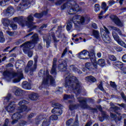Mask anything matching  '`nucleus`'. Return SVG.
Listing matches in <instances>:
<instances>
[{
  "instance_id": "nucleus-52",
  "label": "nucleus",
  "mask_w": 126,
  "mask_h": 126,
  "mask_svg": "<svg viewBox=\"0 0 126 126\" xmlns=\"http://www.w3.org/2000/svg\"><path fill=\"white\" fill-rule=\"evenodd\" d=\"M6 34H8L10 36H13L14 35V33L9 31H6Z\"/></svg>"
},
{
  "instance_id": "nucleus-60",
  "label": "nucleus",
  "mask_w": 126,
  "mask_h": 126,
  "mask_svg": "<svg viewBox=\"0 0 126 126\" xmlns=\"http://www.w3.org/2000/svg\"><path fill=\"white\" fill-rule=\"evenodd\" d=\"M35 116V114L34 113H30V115H29V118H32Z\"/></svg>"
},
{
  "instance_id": "nucleus-44",
  "label": "nucleus",
  "mask_w": 126,
  "mask_h": 126,
  "mask_svg": "<svg viewBox=\"0 0 126 126\" xmlns=\"http://www.w3.org/2000/svg\"><path fill=\"white\" fill-rule=\"evenodd\" d=\"M50 120H51L52 121L58 120V116H56V115H51V116L50 117Z\"/></svg>"
},
{
  "instance_id": "nucleus-64",
  "label": "nucleus",
  "mask_w": 126,
  "mask_h": 126,
  "mask_svg": "<svg viewBox=\"0 0 126 126\" xmlns=\"http://www.w3.org/2000/svg\"><path fill=\"white\" fill-rule=\"evenodd\" d=\"M10 48L9 47H6V48H5V49L4 50V52H6V51H7V50L9 49V48Z\"/></svg>"
},
{
  "instance_id": "nucleus-13",
  "label": "nucleus",
  "mask_w": 126,
  "mask_h": 126,
  "mask_svg": "<svg viewBox=\"0 0 126 126\" xmlns=\"http://www.w3.org/2000/svg\"><path fill=\"white\" fill-rule=\"evenodd\" d=\"M26 104H27V101L25 100H21L20 102H18V106H20V107H19L17 110H18V112H20V113H22L23 112H27L29 111V110L27 109V107L25 105Z\"/></svg>"
},
{
  "instance_id": "nucleus-31",
  "label": "nucleus",
  "mask_w": 126,
  "mask_h": 126,
  "mask_svg": "<svg viewBox=\"0 0 126 126\" xmlns=\"http://www.w3.org/2000/svg\"><path fill=\"white\" fill-rule=\"evenodd\" d=\"M5 14H13L14 13V9L13 7H9L8 9H6V10L4 11Z\"/></svg>"
},
{
  "instance_id": "nucleus-40",
  "label": "nucleus",
  "mask_w": 126,
  "mask_h": 126,
  "mask_svg": "<svg viewBox=\"0 0 126 126\" xmlns=\"http://www.w3.org/2000/svg\"><path fill=\"white\" fill-rule=\"evenodd\" d=\"M63 99L64 100H68L70 99H73V96H70L69 95L67 94H64V96H63Z\"/></svg>"
},
{
  "instance_id": "nucleus-23",
  "label": "nucleus",
  "mask_w": 126,
  "mask_h": 126,
  "mask_svg": "<svg viewBox=\"0 0 126 126\" xmlns=\"http://www.w3.org/2000/svg\"><path fill=\"white\" fill-rule=\"evenodd\" d=\"M91 63L94 64V65H96V64H98V65L100 66H103L105 65V60H103V59H99L98 60V61L97 62H95V58H94V61H92V59H91Z\"/></svg>"
},
{
  "instance_id": "nucleus-29",
  "label": "nucleus",
  "mask_w": 126,
  "mask_h": 126,
  "mask_svg": "<svg viewBox=\"0 0 126 126\" xmlns=\"http://www.w3.org/2000/svg\"><path fill=\"white\" fill-rule=\"evenodd\" d=\"M22 94H23V91H22V90L16 87H14V94L16 95V96H21Z\"/></svg>"
},
{
  "instance_id": "nucleus-3",
  "label": "nucleus",
  "mask_w": 126,
  "mask_h": 126,
  "mask_svg": "<svg viewBox=\"0 0 126 126\" xmlns=\"http://www.w3.org/2000/svg\"><path fill=\"white\" fill-rule=\"evenodd\" d=\"M27 20L28 21H25L26 20V18H23V17L13 18V21L14 22L18 23L22 27L28 26L29 28H30V31H32L36 28V26H34V23H32V21H34V18H33L32 16L30 15L27 18Z\"/></svg>"
},
{
  "instance_id": "nucleus-56",
  "label": "nucleus",
  "mask_w": 126,
  "mask_h": 126,
  "mask_svg": "<svg viewBox=\"0 0 126 126\" xmlns=\"http://www.w3.org/2000/svg\"><path fill=\"white\" fill-rule=\"evenodd\" d=\"M9 123V120L8 119H5V123L4 124V126H7V123Z\"/></svg>"
},
{
  "instance_id": "nucleus-43",
  "label": "nucleus",
  "mask_w": 126,
  "mask_h": 126,
  "mask_svg": "<svg viewBox=\"0 0 126 126\" xmlns=\"http://www.w3.org/2000/svg\"><path fill=\"white\" fill-rule=\"evenodd\" d=\"M109 60H110L112 62H115L116 61L117 58L113 55L109 56Z\"/></svg>"
},
{
  "instance_id": "nucleus-17",
  "label": "nucleus",
  "mask_w": 126,
  "mask_h": 126,
  "mask_svg": "<svg viewBox=\"0 0 126 126\" xmlns=\"http://www.w3.org/2000/svg\"><path fill=\"white\" fill-rule=\"evenodd\" d=\"M110 19H112L113 22H114L117 26L120 27H123V23L119 20V19H118V17H117V16H115V15H110Z\"/></svg>"
},
{
  "instance_id": "nucleus-27",
  "label": "nucleus",
  "mask_w": 126,
  "mask_h": 126,
  "mask_svg": "<svg viewBox=\"0 0 126 126\" xmlns=\"http://www.w3.org/2000/svg\"><path fill=\"white\" fill-rule=\"evenodd\" d=\"M56 58L54 59V62L52 63V68H51V74L55 75L56 74Z\"/></svg>"
},
{
  "instance_id": "nucleus-10",
  "label": "nucleus",
  "mask_w": 126,
  "mask_h": 126,
  "mask_svg": "<svg viewBox=\"0 0 126 126\" xmlns=\"http://www.w3.org/2000/svg\"><path fill=\"white\" fill-rule=\"evenodd\" d=\"M77 58L81 60L91 59L93 61H94V59H95L94 56V52H88L86 50H84L78 53Z\"/></svg>"
},
{
  "instance_id": "nucleus-63",
  "label": "nucleus",
  "mask_w": 126,
  "mask_h": 126,
  "mask_svg": "<svg viewBox=\"0 0 126 126\" xmlns=\"http://www.w3.org/2000/svg\"><path fill=\"white\" fill-rule=\"evenodd\" d=\"M97 57L101 58V53H97Z\"/></svg>"
},
{
  "instance_id": "nucleus-6",
  "label": "nucleus",
  "mask_w": 126,
  "mask_h": 126,
  "mask_svg": "<svg viewBox=\"0 0 126 126\" xmlns=\"http://www.w3.org/2000/svg\"><path fill=\"white\" fill-rule=\"evenodd\" d=\"M4 76L8 77L10 80L14 79H13V83H19L21 79H23V74L21 69L18 70L17 73L14 71H5L4 72Z\"/></svg>"
},
{
  "instance_id": "nucleus-18",
  "label": "nucleus",
  "mask_w": 126,
  "mask_h": 126,
  "mask_svg": "<svg viewBox=\"0 0 126 126\" xmlns=\"http://www.w3.org/2000/svg\"><path fill=\"white\" fill-rule=\"evenodd\" d=\"M59 66H58L59 71L64 72L66 70V62L64 60H59Z\"/></svg>"
},
{
  "instance_id": "nucleus-14",
  "label": "nucleus",
  "mask_w": 126,
  "mask_h": 126,
  "mask_svg": "<svg viewBox=\"0 0 126 126\" xmlns=\"http://www.w3.org/2000/svg\"><path fill=\"white\" fill-rule=\"evenodd\" d=\"M34 62H35V63H34L33 67H32V68H30L31 65H32V61H29V63H28V66H26V68H25V72H28L29 70H30V72H32L35 71V69L36 68V58H34Z\"/></svg>"
},
{
  "instance_id": "nucleus-28",
  "label": "nucleus",
  "mask_w": 126,
  "mask_h": 126,
  "mask_svg": "<svg viewBox=\"0 0 126 126\" xmlns=\"http://www.w3.org/2000/svg\"><path fill=\"white\" fill-rule=\"evenodd\" d=\"M22 88L25 90H31V84L25 81L22 83Z\"/></svg>"
},
{
  "instance_id": "nucleus-57",
  "label": "nucleus",
  "mask_w": 126,
  "mask_h": 126,
  "mask_svg": "<svg viewBox=\"0 0 126 126\" xmlns=\"http://www.w3.org/2000/svg\"><path fill=\"white\" fill-rule=\"evenodd\" d=\"M26 122L25 121H22V122H21V124H20V126H25L26 125Z\"/></svg>"
},
{
  "instance_id": "nucleus-20",
  "label": "nucleus",
  "mask_w": 126,
  "mask_h": 126,
  "mask_svg": "<svg viewBox=\"0 0 126 126\" xmlns=\"http://www.w3.org/2000/svg\"><path fill=\"white\" fill-rule=\"evenodd\" d=\"M115 65L121 69L122 74H126V67H123V63L121 62H118L115 63Z\"/></svg>"
},
{
  "instance_id": "nucleus-8",
  "label": "nucleus",
  "mask_w": 126,
  "mask_h": 126,
  "mask_svg": "<svg viewBox=\"0 0 126 126\" xmlns=\"http://www.w3.org/2000/svg\"><path fill=\"white\" fill-rule=\"evenodd\" d=\"M66 8L69 9V10H68V14L72 15L78 11V5L76 4V2L74 1H69L62 5V10H64Z\"/></svg>"
},
{
  "instance_id": "nucleus-38",
  "label": "nucleus",
  "mask_w": 126,
  "mask_h": 126,
  "mask_svg": "<svg viewBox=\"0 0 126 126\" xmlns=\"http://www.w3.org/2000/svg\"><path fill=\"white\" fill-rule=\"evenodd\" d=\"M43 120V115H40L39 116L36 117V118L35 119V122L36 125L39 124V122H40V121H42Z\"/></svg>"
},
{
  "instance_id": "nucleus-1",
  "label": "nucleus",
  "mask_w": 126,
  "mask_h": 126,
  "mask_svg": "<svg viewBox=\"0 0 126 126\" xmlns=\"http://www.w3.org/2000/svg\"><path fill=\"white\" fill-rule=\"evenodd\" d=\"M64 87L67 88L68 91L75 93L76 95H78L81 92V83L73 76H68L65 77V84Z\"/></svg>"
},
{
  "instance_id": "nucleus-54",
  "label": "nucleus",
  "mask_w": 126,
  "mask_h": 126,
  "mask_svg": "<svg viewBox=\"0 0 126 126\" xmlns=\"http://www.w3.org/2000/svg\"><path fill=\"white\" fill-rule=\"evenodd\" d=\"M56 92L58 93V94H62L63 93V90L62 89V88H59V89L57 91H56Z\"/></svg>"
},
{
  "instance_id": "nucleus-41",
  "label": "nucleus",
  "mask_w": 126,
  "mask_h": 126,
  "mask_svg": "<svg viewBox=\"0 0 126 126\" xmlns=\"http://www.w3.org/2000/svg\"><path fill=\"white\" fill-rule=\"evenodd\" d=\"M69 0H58L56 1V2L55 3V4L56 5H60V4H62V3L64 1H68Z\"/></svg>"
},
{
  "instance_id": "nucleus-36",
  "label": "nucleus",
  "mask_w": 126,
  "mask_h": 126,
  "mask_svg": "<svg viewBox=\"0 0 126 126\" xmlns=\"http://www.w3.org/2000/svg\"><path fill=\"white\" fill-rule=\"evenodd\" d=\"M23 64V61L22 60H19L16 62V67L17 68H19V66Z\"/></svg>"
},
{
  "instance_id": "nucleus-4",
  "label": "nucleus",
  "mask_w": 126,
  "mask_h": 126,
  "mask_svg": "<svg viewBox=\"0 0 126 126\" xmlns=\"http://www.w3.org/2000/svg\"><path fill=\"white\" fill-rule=\"evenodd\" d=\"M38 42V34H34L32 37V41L25 43L21 46L23 48L24 53L28 54L29 57H31L32 56V52L30 51L31 49L34 48L35 44Z\"/></svg>"
},
{
  "instance_id": "nucleus-7",
  "label": "nucleus",
  "mask_w": 126,
  "mask_h": 126,
  "mask_svg": "<svg viewBox=\"0 0 126 126\" xmlns=\"http://www.w3.org/2000/svg\"><path fill=\"white\" fill-rule=\"evenodd\" d=\"M104 29V30H103ZM103 29H100L99 30L101 31V36H99V32L97 31H93V36L95 38V39H99L100 38H102V40L105 43H109L110 42V37H109V31L106 28L105 26H103Z\"/></svg>"
},
{
  "instance_id": "nucleus-22",
  "label": "nucleus",
  "mask_w": 126,
  "mask_h": 126,
  "mask_svg": "<svg viewBox=\"0 0 126 126\" xmlns=\"http://www.w3.org/2000/svg\"><path fill=\"white\" fill-rule=\"evenodd\" d=\"M85 68L89 71H93V69L97 68V65L92 64L90 63H85Z\"/></svg>"
},
{
  "instance_id": "nucleus-16",
  "label": "nucleus",
  "mask_w": 126,
  "mask_h": 126,
  "mask_svg": "<svg viewBox=\"0 0 126 126\" xmlns=\"http://www.w3.org/2000/svg\"><path fill=\"white\" fill-rule=\"evenodd\" d=\"M2 22V25H4V26L7 27L9 25H10V27L12 28L13 30H17V25H15L14 23H10V21L7 20V19H2L1 20Z\"/></svg>"
},
{
  "instance_id": "nucleus-48",
  "label": "nucleus",
  "mask_w": 126,
  "mask_h": 126,
  "mask_svg": "<svg viewBox=\"0 0 126 126\" xmlns=\"http://www.w3.org/2000/svg\"><path fill=\"white\" fill-rule=\"evenodd\" d=\"M110 86L114 89H116L117 88V86L115 85V83L113 82H110Z\"/></svg>"
},
{
  "instance_id": "nucleus-50",
  "label": "nucleus",
  "mask_w": 126,
  "mask_h": 126,
  "mask_svg": "<svg viewBox=\"0 0 126 126\" xmlns=\"http://www.w3.org/2000/svg\"><path fill=\"white\" fill-rule=\"evenodd\" d=\"M50 38H52V39L54 40V42H57L56 38H55V36L54 35L53 33H52L51 34H50Z\"/></svg>"
},
{
  "instance_id": "nucleus-21",
  "label": "nucleus",
  "mask_w": 126,
  "mask_h": 126,
  "mask_svg": "<svg viewBox=\"0 0 126 126\" xmlns=\"http://www.w3.org/2000/svg\"><path fill=\"white\" fill-rule=\"evenodd\" d=\"M66 126H77L78 125V121H77V116H76V119L75 120V122H73V120L71 119L69 120H68L67 122L65 123Z\"/></svg>"
},
{
  "instance_id": "nucleus-9",
  "label": "nucleus",
  "mask_w": 126,
  "mask_h": 126,
  "mask_svg": "<svg viewBox=\"0 0 126 126\" xmlns=\"http://www.w3.org/2000/svg\"><path fill=\"white\" fill-rule=\"evenodd\" d=\"M77 101H79L80 104L74 105L72 101H69V110H73L76 109L80 108L82 109H89V106L86 104L85 98L83 97H77Z\"/></svg>"
},
{
  "instance_id": "nucleus-25",
  "label": "nucleus",
  "mask_w": 126,
  "mask_h": 126,
  "mask_svg": "<svg viewBox=\"0 0 126 126\" xmlns=\"http://www.w3.org/2000/svg\"><path fill=\"white\" fill-rule=\"evenodd\" d=\"M68 69L72 72L79 73V74H81V71L77 69L74 65H70L69 66H68Z\"/></svg>"
},
{
  "instance_id": "nucleus-24",
  "label": "nucleus",
  "mask_w": 126,
  "mask_h": 126,
  "mask_svg": "<svg viewBox=\"0 0 126 126\" xmlns=\"http://www.w3.org/2000/svg\"><path fill=\"white\" fill-rule=\"evenodd\" d=\"M21 114H20L18 112L13 115L12 116V119L13 120V121L12 122V125H14V124L17 123V121L19 119H21Z\"/></svg>"
},
{
  "instance_id": "nucleus-49",
  "label": "nucleus",
  "mask_w": 126,
  "mask_h": 126,
  "mask_svg": "<svg viewBox=\"0 0 126 126\" xmlns=\"http://www.w3.org/2000/svg\"><path fill=\"white\" fill-rule=\"evenodd\" d=\"M75 42H86V40L84 39H78V38H76V39H75Z\"/></svg>"
},
{
  "instance_id": "nucleus-39",
  "label": "nucleus",
  "mask_w": 126,
  "mask_h": 126,
  "mask_svg": "<svg viewBox=\"0 0 126 126\" xmlns=\"http://www.w3.org/2000/svg\"><path fill=\"white\" fill-rule=\"evenodd\" d=\"M50 125V120L44 119L43 123L42 124V126H48Z\"/></svg>"
},
{
  "instance_id": "nucleus-55",
  "label": "nucleus",
  "mask_w": 126,
  "mask_h": 126,
  "mask_svg": "<svg viewBox=\"0 0 126 126\" xmlns=\"http://www.w3.org/2000/svg\"><path fill=\"white\" fill-rule=\"evenodd\" d=\"M67 51H68V49L67 48H65V49H64V51H63V53L62 54V57L64 56V55H65V53Z\"/></svg>"
},
{
  "instance_id": "nucleus-2",
  "label": "nucleus",
  "mask_w": 126,
  "mask_h": 126,
  "mask_svg": "<svg viewBox=\"0 0 126 126\" xmlns=\"http://www.w3.org/2000/svg\"><path fill=\"white\" fill-rule=\"evenodd\" d=\"M90 18L89 16H86L85 17H82L76 15L72 18V19L69 21V22L67 24V31H70L72 30V24H75L76 26L78 25H82L85 22H89Z\"/></svg>"
},
{
  "instance_id": "nucleus-46",
  "label": "nucleus",
  "mask_w": 126,
  "mask_h": 126,
  "mask_svg": "<svg viewBox=\"0 0 126 126\" xmlns=\"http://www.w3.org/2000/svg\"><path fill=\"white\" fill-rule=\"evenodd\" d=\"M99 11V5L98 4H94V11L98 12Z\"/></svg>"
},
{
  "instance_id": "nucleus-33",
  "label": "nucleus",
  "mask_w": 126,
  "mask_h": 126,
  "mask_svg": "<svg viewBox=\"0 0 126 126\" xmlns=\"http://www.w3.org/2000/svg\"><path fill=\"white\" fill-rule=\"evenodd\" d=\"M84 35H85V34L78 33L75 35H73V37H79L78 38H76L79 39V40H84L85 39L84 38Z\"/></svg>"
},
{
  "instance_id": "nucleus-35",
  "label": "nucleus",
  "mask_w": 126,
  "mask_h": 126,
  "mask_svg": "<svg viewBox=\"0 0 126 126\" xmlns=\"http://www.w3.org/2000/svg\"><path fill=\"white\" fill-rule=\"evenodd\" d=\"M47 14V11L43 12L42 13H35V14H34V17H35L36 18H40L43 16V15H46Z\"/></svg>"
},
{
  "instance_id": "nucleus-47",
  "label": "nucleus",
  "mask_w": 126,
  "mask_h": 126,
  "mask_svg": "<svg viewBox=\"0 0 126 126\" xmlns=\"http://www.w3.org/2000/svg\"><path fill=\"white\" fill-rule=\"evenodd\" d=\"M51 39L48 38V39H46V47L48 48L50 47V41Z\"/></svg>"
},
{
  "instance_id": "nucleus-62",
  "label": "nucleus",
  "mask_w": 126,
  "mask_h": 126,
  "mask_svg": "<svg viewBox=\"0 0 126 126\" xmlns=\"http://www.w3.org/2000/svg\"><path fill=\"white\" fill-rule=\"evenodd\" d=\"M119 106H121V107H122V108H125V104L122 103V104H118Z\"/></svg>"
},
{
  "instance_id": "nucleus-32",
  "label": "nucleus",
  "mask_w": 126,
  "mask_h": 126,
  "mask_svg": "<svg viewBox=\"0 0 126 126\" xmlns=\"http://www.w3.org/2000/svg\"><path fill=\"white\" fill-rule=\"evenodd\" d=\"M29 98H30L31 100H35L38 99V94L35 93H32L30 95H29Z\"/></svg>"
},
{
  "instance_id": "nucleus-26",
  "label": "nucleus",
  "mask_w": 126,
  "mask_h": 126,
  "mask_svg": "<svg viewBox=\"0 0 126 126\" xmlns=\"http://www.w3.org/2000/svg\"><path fill=\"white\" fill-rule=\"evenodd\" d=\"M109 6L106 5V3L105 2H102V3L101 4V9H102L103 11H101V13H99V15H101L104 13L106 12Z\"/></svg>"
},
{
  "instance_id": "nucleus-58",
  "label": "nucleus",
  "mask_w": 126,
  "mask_h": 126,
  "mask_svg": "<svg viewBox=\"0 0 126 126\" xmlns=\"http://www.w3.org/2000/svg\"><path fill=\"white\" fill-rule=\"evenodd\" d=\"M92 28L93 29H97V25H95L94 23L92 24Z\"/></svg>"
},
{
  "instance_id": "nucleus-34",
  "label": "nucleus",
  "mask_w": 126,
  "mask_h": 126,
  "mask_svg": "<svg viewBox=\"0 0 126 126\" xmlns=\"http://www.w3.org/2000/svg\"><path fill=\"white\" fill-rule=\"evenodd\" d=\"M85 80H87L88 82H95V78L93 77V76H88L85 78Z\"/></svg>"
},
{
  "instance_id": "nucleus-37",
  "label": "nucleus",
  "mask_w": 126,
  "mask_h": 126,
  "mask_svg": "<svg viewBox=\"0 0 126 126\" xmlns=\"http://www.w3.org/2000/svg\"><path fill=\"white\" fill-rule=\"evenodd\" d=\"M11 99V95L10 94H8V95H6V97H4V102L5 103H6L7 102H9V100Z\"/></svg>"
},
{
  "instance_id": "nucleus-12",
  "label": "nucleus",
  "mask_w": 126,
  "mask_h": 126,
  "mask_svg": "<svg viewBox=\"0 0 126 126\" xmlns=\"http://www.w3.org/2000/svg\"><path fill=\"white\" fill-rule=\"evenodd\" d=\"M28 0H21L22 2L20 3V5H18V7H17L18 11H22L25 10V9H27V5H29V2H27ZM14 1L16 2H18L19 0H14Z\"/></svg>"
},
{
  "instance_id": "nucleus-53",
  "label": "nucleus",
  "mask_w": 126,
  "mask_h": 126,
  "mask_svg": "<svg viewBox=\"0 0 126 126\" xmlns=\"http://www.w3.org/2000/svg\"><path fill=\"white\" fill-rule=\"evenodd\" d=\"M98 89L101 91H103V88L102 87V83H100L99 85H98Z\"/></svg>"
},
{
  "instance_id": "nucleus-11",
  "label": "nucleus",
  "mask_w": 126,
  "mask_h": 126,
  "mask_svg": "<svg viewBox=\"0 0 126 126\" xmlns=\"http://www.w3.org/2000/svg\"><path fill=\"white\" fill-rule=\"evenodd\" d=\"M110 106H112V107H110V111L117 113V115L110 114V118H112V119H114L116 122L121 121V118H122V116H121V113H118L119 108L115 106L113 103H110Z\"/></svg>"
},
{
  "instance_id": "nucleus-42",
  "label": "nucleus",
  "mask_w": 126,
  "mask_h": 126,
  "mask_svg": "<svg viewBox=\"0 0 126 126\" xmlns=\"http://www.w3.org/2000/svg\"><path fill=\"white\" fill-rule=\"evenodd\" d=\"M3 42H5V38H3V34L0 30V43H3Z\"/></svg>"
},
{
  "instance_id": "nucleus-19",
  "label": "nucleus",
  "mask_w": 126,
  "mask_h": 126,
  "mask_svg": "<svg viewBox=\"0 0 126 126\" xmlns=\"http://www.w3.org/2000/svg\"><path fill=\"white\" fill-rule=\"evenodd\" d=\"M5 109L10 113L14 112V110L15 109V104H14V102H10V103H9V105L6 108H5Z\"/></svg>"
},
{
  "instance_id": "nucleus-5",
  "label": "nucleus",
  "mask_w": 126,
  "mask_h": 126,
  "mask_svg": "<svg viewBox=\"0 0 126 126\" xmlns=\"http://www.w3.org/2000/svg\"><path fill=\"white\" fill-rule=\"evenodd\" d=\"M38 74L39 75V77H43V81L42 82V87L44 88L50 85H54L55 84V79L48 74V70H40Z\"/></svg>"
},
{
  "instance_id": "nucleus-30",
  "label": "nucleus",
  "mask_w": 126,
  "mask_h": 126,
  "mask_svg": "<svg viewBox=\"0 0 126 126\" xmlns=\"http://www.w3.org/2000/svg\"><path fill=\"white\" fill-rule=\"evenodd\" d=\"M101 117H99V122H103V119H109V116H107V115H106L105 112L101 111Z\"/></svg>"
},
{
  "instance_id": "nucleus-51",
  "label": "nucleus",
  "mask_w": 126,
  "mask_h": 126,
  "mask_svg": "<svg viewBox=\"0 0 126 126\" xmlns=\"http://www.w3.org/2000/svg\"><path fill=\"white\" fill-rule=\"evenodd\" d=\"M113 4H114V1L110 0L109 1H107V5H109V6H111Z\"/></svg>"
},
{
  "instance_id": "nucleus-59",
  "label": "nucleus",
  "mask_w": 126,
  "mask_h": 126,
  "mask_svg": "<svg viewBox=\"0 0 126 126\" xmlns=\"http://www.w3.org/2000/svg\"><path fill=\"white\" fill-rule=\"evenodd\" d=\"M92 126V122L89 121L87 123V124H85V126Z\"/></svg>"
},
{
  "instance_id": "nucleus-45",
  "label": "nucleus",
  "mask_w": 126,
  "mask_h": 126,
  "mask_svg": "<svg viewBox=\"0 0 126 126\" xmlns=\"http://www.w3.org/2000/svg\"><path fill=\"white\" fill-rule=\"evenodd\" d=\"M114 49H116V51H117V52L122 51V48H121V47H119V46L118 45L114 46Z\"/></svg>"
},
{
  "instance_id": "nucleus-61",
  "label": "nucleus",
  "mask_w": 126,
  "mask_h": 126,
  "mask_svg": "<svg viewBox=\"0 0 126 126\" xmlns=\"http://www.w3.org/2000/svg\"><path fill=\"white\" fill-rule=\"evenodd\" d=\"M46 27H47V25H43L42 26V27H40V30H42L43 29H44L46 28Z\"/></svg>"
},
{
  "instance_id": "nucleus-15",
  "label": "nucleus",
  "mask_w": 126,
  "mask_h": 126,
  "mask_svg": "<svg viewBox=\"0 0 126 126\" xmlns=\"http://www.w3.org/2000/svg\"><path fill=\"white\" fill-rule=\"evenodd\" d=\"M52 107H55L51 111L52 114H57L58 116L62 115V109H60V104L58 103H52Z\"/></svg>"
}]
</instances>
